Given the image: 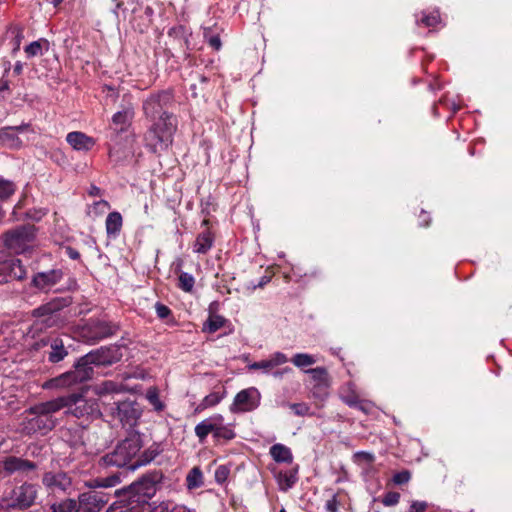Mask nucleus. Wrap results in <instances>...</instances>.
<instances>
[{
	"label": "nucleus",
	"instance_id": "680f3d73",
	"mask_svg": "<svg viewBox=\"0 0 512 512\" xmlns=\"http://www.w3.org/2000/svg\"><path fill=\"white\" fill-rule=\"evenodd\" d=\"M22 70H23V64L22 62L20 61H17L14 65V68H13V73L16 74V75H20L22 73Z\"/></svg>",
	"mask_w": 512,
	"mask_h": 512
},
{
	"label": "nucleus",
	"instance_id": "423d86ee",
	"mask_svg": "<svg viewBox=\"0 0 512 512\" xmlns=\"http://www.w3.org/2000/svg\"><path fill=\"white\" fill-rule=\"evenodd\" d=\"M122 352L119 346H102L92 350L81 357V366L93 368L92 366H110L122 359Z\"/></svg>",
	"mask_w": 512,
	"mask_h": 512
},
{
	"label": "nucleus",
	"instance_id": "9d476101",
	"mask_svg": "<svg viewBox=\"0 0 512 512\" xmlns=\"http://www.w3.org/2000/svg\"><path fill=\"white\" fill-rule=\"evenodd\" d=\"M93 373V368L81 366V358H79L77 362L74 364V370L61 374L60 376L52 379L51 382L55 387H70L72 385L82 383L91 379Z\"/></svg>",
	"mask_w": 512,
	"mask_h": 512
},
{
	"label": "nucleus",
	"instance_id": "58836bf2",
	"mask_svg": "<svg viewBox=\"0 0 512 512\" xmlns=\"http://www.w3.org/2000/svg\"><path fill=\"white\" fill-rule=\"evenodd\" d=\"M146 399L155 411L160 412L164 409V404L160 400L158 390L155 387H151L147 390Z\"/></svg>",
	"mask_w": 512,
	"mask_h": 512
},
{
	"label": "nucleus",
	"instance_id": "3c124183",
	"mask_svg": "<svg viewBox=\"0 0 512 512\" xmlns=\"http://www.w3.org/2000/svg\"><path fill=\"white\" fill-rule=\"evenodd\" d=\"M339 507V501L336 495H333L330 499H328L325 503V510L327 512H337Z\"/></svg>",
	"mask_w": 512,
	"mask_h": 512
},
{
	"label": "nucleus",
	"instance_id": "aec40b11",
	"mask_svg": "<svg viewBox=\"0 0 512 512\" xmlns=\"http://www.w3.org/2000/svg\"><path fill=\"white\" fill-rule=\"evenodd\" d=\"M67 143L76 151H89L95 145V140L80 131H73L66 136Z\"/></svg>",
	"mask_w": 512,
	"mask_h": 512
},
{
	"label": "nucleus",
	"instance_id": "4d7b16f0",
	"mask_svg": "<svg viewBox=\"0 0 512 512\" xmlns=\"http://www.w3.org/2000/svg\"><path fill=\"white\" fill-rule=\"evenodd\" d=\"M292 369L290 367H285L278 370H273L271 375L276 379H281L285 374L291 373Z\"/></svg>",
	"mask_w": 512,
	"mask_h": 512
},
{
	"label": "nucleus",
	"instance_id": "79ce46f5",
	"mask_svg": "<svg viewBox=\"0 0 512 512\" xmlns=\"http://www.w3.org/2000/svg\"><path fill=\"white\" fill-rule=\"evenodd\" d=\"M117 483H119V477L118 476H111V477H107V478L92 480L88 484V486L90 488H98V487H105L106 488V487H113Z\"/></svg>",
	"mask_w": 512,
	"mask_h": 512
},
{
	"label": "nucleus",
	"instance_id": "412c9836",
	"mask_svg": "<svg viewBox=\"0 0 512 512\" xmlns=\"http://www.w3.org/2000/svg\"><path fill=\"white\" fill-rule=\"evenodd\" d=\"M26 275V269L19 259H11L9 261H2V278L7 281V277L13 279H23Z\"/></svg>",
	"mask_w": 512,
	"mask_h": 512
},
{
	"label": "nucleus",
	"instance_id": "774afa93",
	"mask_svg": "<svg viewBox=\"0 0 512 512\" xmlns=\"http://www.w3.org/2000/svg\"><path fill=\"white\" fill-rule=\"evenodd\" d=\"M63 0H52V4L57 7Z\"/></svg>",
	"mask_w": 512,
	"mask_h": 512
},
{
	"label": "nucleus",
	"instance_id": "09e8293b",
	"mask_svg": "<svg viewBox=\"0 0 512 512\" xmlns=\"http://www.w3.org/2000/svg\"><path fill=\"white\" fill-rule=\"evenodd\" d=\"M15 192V185L2 179V200L10 197Z\"/></svg>",
	"mask_w": 512,
	"mask_h": 512
},
{
	"label": "nucleus",
	"instance_id": "a18cd8bd",
	"mask_svg": "<svg viewBox=\"0 0 512 512\" xmlns=\"http://www.w3.org/2000/svg\"><path fill=\"white\" fill-rule=\"evenodd\" d=\"M411 474L407 470L400 471L393 476V482L396 485L406 484L410 481Z\"/></svg>",
	"mask_w": 512,
	"mask_h": 512
},
{
	"label": "nucleus",
	"instance_id": "6ab92c4d",
	"mask_svg": "<svg viewBox=\"0 0 512 512\" xmlns=\"http://www.w3.org/2000/svg\"><path fill=\"white\" fill-rule=\"evenodd\" d=\"M68 304L69 301L65 298H54L53 300L35 308L32 311V315L35 318L42 319V322L47 323L49 319H46V317L60 311L64 307L68 306Z\"/></svg>",
	"mask_w": 512,
	"mask_h": 512
},
{
	"label": "nucleus",
	"instance_id": "4c0bfd02",
	"mask_svg": "<svg viewBox=\"0 0 512 512\" xmlns=\"http://www.w3.org/2000/svg\"><path fill=\"white\" fill-rule=\"evenodd\" d=\"M292 363L299 368L311 366L316 362L314 356L306 353H297L291 359Z\"/></svg>",
	"mask_w": 512,
	"mask_h": 512
},
{
	"label": "nucleus",
	"instance_id": "2f4dec72",
	"mask_svg": "<svg viewBox=\"0 0 512 512\" xmlns=\"http://www.w3.org/2000/svg\"><path fill=\"white\" fill-rule=\"evenodd\" d=\"M84 433L85 431L81 428H69L64 430L62 435L72 447L78 448L84 445Z\"/></svg>",
	"mask_w": 512,
	"mask_h": 512
},
{
	"label": "nucleus",
	"instance_id": "0eeeda50",
	"mask_svg": "<svg viewBox=\"0 0 512 512\" xmlns=\"http://www.w3.org/2000/svg\"><path fill=\"white\" fill-rule=\"evenodd\" d=\"M36 348H46L45 354L47 355L50 363L56 364L65 359L69 354L71 348V340L68 336L51 335L42 338L36 344Z\"/></svg>",
	"mask_w": 512,
	"mask_h": 512
},
{
	"label": "nucleus",
	"instance_id": "603ef678",
	"mask_svg": "<svg viewBox=\"0 0 512 512\" xmlns=\"http://www.w3.org/2000/svg\"><path fill=\"white\" fill-rule=\"evenodd\" d=\"M229 474V470L225 466H219L215 471V479L218 483H223Z\"/></svg>",
	"mask_w": 512,
	"mask_h": 512
},
{
	"label": "nucleus",
	"instance_id": "bb28decb",
	"mask_svg": "<svg viewBox=\"0 0 512 512\" xmlns=\"http://www.w3.org/2000/svg\"><path fill=\"white\" fill-rule=\"evenodd\" d=\"M227 395L226 389L222 387L206 395L199 403L197 410L202 411L218 405Z\"/></svg>",
	"mask_w": 512,
	"mask_h": 512
},
{
	"label": "nucleus",
	"instance_id": "c9c22d12",
	"mask_svg": "<svg viewBox=\"0 0 512 512\" xmlns=\"http://www.w3.org/2000/svg\"><path fill=\"white\" fill-rule=\"evenodd\" d=\"M225 318L220 315H210L203 324V331L207 333H214L222 328L225 324Z\"/></svg>",
	"mask_w": 512,
	"mask_h": 512
},
{
	"label": "nucleus",
	"instance_id": "ddd939ff",
	"mask_svg": "<svg viewBox=\"0 0 512 512\" xmlns=\"http://www.w3.org/2000/svg\"><path fill=\"white\" fill-rule=\"evenodd\" d=\"M37 496L35 485L24 483L19 487L12 489L10 494L9 506L27 508L31 506Z\"/></svg>",
	"mask_w": 512,
	"mask_h": 512
},
{
	"label": "nucleus",
	"instance_id": "7ed1b4c3",
	"mask_svg": "<svg viewBox=\"0 0 512 512\" xmlns=\"http://www.w3.org/2000/svg\"><path fill=\"white\" fill-rule=\"evenodd\" d=\"M142 447V436L138 432H132L119 442L111 452L103 455L98 464L103 468L127 467L131 470V464L134 463Z\"/></svg>",
	"mask_w": 512,
	"mask_h": 512
},
{
	"label": "nucleus",
	"instance_id": "c756f323",
	"mask_svg": "<svg viewBox=\"0 0 512 512\" xmlns=\"http://www.w3.org/2000/svg\"><path fill=\"white\" fill-rule=\"evenodd\" d=\"M122 216L119 212H111L107 215L105 225L109 236H117L122 228Z\"/></svg>",
	"mask_w": 512,
	"mask_h": 512
},
{
	"label": "nucleus",
	"instance_id": "cd10ccee",
	"mask_svg": "<svg viewBox=\"0 0 512 512\" xmlns=\"http://www.w3.org/2000/svg\"><path fill=\"white\" fill-rule=\"evenodd\" d=\"M307 373L311 374L313 379L317 381V385L314 387V389H319L321 392V399H324L327 397L328 393L326 391L327 385L324 383L325 376H326V369L323 367H316L312 368L306 371ZM313 395L316 396V391L313 390Z\"/></svg>",
	"mask_w": 512,
	"mask_h": 512
},
{
	"label": "nucleus",
	"instance_id": "72a5a7b5",
	"mask_svg": "<svg viewBox=\"0 0 512 512\" xmlns=\"http://www.w3.org/2000/svg\"><path fill=\"white\" fill-rule=\"evenodd\" d=\"M23 37V29L19 25H12L7 29L6 38L11 39L13 54L19 51Z\"/></svg>",
	"mask_w": 512,
	"mask_h": 512
},
{
	"label": "nucleus",
	"instance_id": "13d9d810",
	"mask_svg": "<svg viewBox=\"0 0 512 512\" xmlns=\"http://www.w3.org/2000/svg\"><path fill=\"white\" fill-rule=\"evenodd\" d=\"M342 400L349 406V407H353L355 408L356 405L358 404V399L355 395H351V396H344L342 397Z\"/></svg>",
	"mask_w": 512,
	"mask_h": 512
},
{
	"label": "nucleus",
	"instance_id": "7c9ffc66",
	"mask_svg": "<svg viewBox=\"0 0 512 512\" xmlns=\"http://www.w3.org/2000/svg\"><path fill=\"white\" fill-rule=\"evenodd\" d=\"M186 487L188 490H195L204 485V476L200 467H193L186 476Z\"/></svg>",
	"mask_w": 512,
	"mask_h": 512
},
{
	"label": "nucleus",
	"instance_id": "ea45409f",
	"mask_svg": "<svg viewBox=\"0 0 512 512\" xmlns=\"http://www.w3.org/2000/svg\"><path fill=\"white\" fill-rule=\"evenodd\" d=\"M195 284V279L192 274L181 272L179 275L178 287L184 292H191Z\"/></svg>",
	"mask_w": 512,
	"mask_h": 512
},
{
	"label": "nucleus",
	"instance_id": "4be33fe9",
	"mask_svg": "<svg viewBox=\"0 0 512 512\" xmlns=\"http://www.w3.org/2000/svg\"><path fill=\"white\" fill-rule=\"evenodd\" d=\"M125 388L122 383H118L112 380H105L101 383L95 384L92 387V391L96 394L100 399L124 392Z\"/></svg>",
	"mask_w": 512,
	"mask_h": 512
},
{
	"label": "nucleus",
	"instance_id": "1a4fd4ad",
	"mask_svg": "<svg viewBox=\"0 0 512 512\" xmlns=\"http://www.w3.org/2000/svg\"><path fill=\"white\" fill-rule=\"evenodd\" d=\"M261 401V394L255 387H249L239 391L230 405L232 413H245L251 412L259 407Z\"/></svg>",
	"mask_w": 512,
	"mask_h": 512
},
{
	"label": "nucleus",
	"instance_id": "338daca9",
	"mask_svg": "<svg viewBox=\"0 0 512 512\" xmlns=\"http://www.w3.org/2000/svg\"><path fill=\"white\" fill-rule=\"evenodd\" d=\"M1 89H2V93L4 91L8 90L9 89L8 83L7 82H2Z\"/></svg>",
	"mask_w": 512,
	"mask_h": 512
},
{
	"label": "nucleus",
	"instance_id": "5701e85b",
	"mask_svg": "<svg viewBox=\"0 0 512 512\" xmlns=\"http://www.w3.org/2000/svg\"><path fill=\"white\" fill-rule=\"evenodd\" d=\"M161 452L162 449L160 447V444L153 443L148 448H146L141 454L138 453L134 463L131 464V470L134 471L141 466H145L151 463Z\"/></svg>",
	"mask_w": 512,
	"mask_h": 512
},
{
	"label": "nucleus",
	"instance_id": "e433bc0d",
	"mask_svg": "<svg viewBox=\"0 0 512 512\" xmlns=\"http://www.w3.org/2000/svg\"><path fill=\"white\" fill-rule=\"evenodd\" d=\"M278 485L281 490L287 491L294 486L297 481V477L293 473L279 472L277 475Z\"/></svg>",
	"mask_w": 512,
	"mask_h": 512
},
{
	"label": "nucleus",
	"instance_id": "e2e57ef3",
	"mask_svg": "<svg viewBox=\"0 0 512 512\" xmlns=\"http://www.w3.org/2000/svg\"><path fill=\"white\" fill-rule=\"evenodd\" d=\"M270 281V278L267 276H264L261 278L259 283L255 286V288H262L264 285H266Z\"/></svg>",
	"mask_w": 512,
	"mask_h": 512
},
{
	"label": "nucleus",
	"instance_id": "39448f33",
	"mask_svg": "<svg viewBox=\"0 0 512 512\" xmlns=\"http://www.w3.org/2000/svg\"><path fill=\"white\" fill-rule=\"evenodd\" d=\"M62 402L61 410L66 409L65 414L76 418L96 419L101 416L99 404L95 399H87L82 394L72 393L56 398Z\"/></svg>",
	"mask_w": 512,
	"mask_h": 512
},
{
	"label": "nucleus",
	"instance_id": "a211bd4d",
	"mask_svg": "<svg viewBox=\"0 0 512 512\" xmlns=\"http://www.w3.org/2000/svg\"><path fill=\"white\" fill-rule=\"evenodd\" d=\"M221 421H224V417L217 413L199 422L194 428L199 442L203 443L209 434L214 435Z\"/></svg>",
	"mask_w": 512,
	"mask_h": 512
},
{
	"label": "nucleus",
	"instance_id": "b1692460",
	"mask_svg": "<svg viewBox=\"0 0 512 512\" xmlns=\"http://www.w3.org/2000/svg\"><path fill=\"white\" fill-rule=\"evenodd\" d=\"M27 127L26 125H21L2 129V146L19 148L22 145V141L19 139L17 133L27 129Z\"/></svg>",
	"mask_w": 512,
	"mask_h": 512
},
{
	"label": "nucleus",
	"instance_id": "8fccbe9b",
	"mask_svg": "<svg viewBox=\"0 0 512 512\" xmlns=\"http://www.w3.org/2000/svg\"><path fill=\"white\" fill-rule=\"evenodd\" d=\"M427 508L428 503L425 501H412L406 512H425Z\"/></svg>",
	"mask_w": 512,
	"mask_h": 512
},
{
	"label": "nucleus",
	"instance_id": "a19ab883",
	"mask_svg": "<svg viewBox=\"0 0 512 512\" xmlns=\"http://www.w3.org/2000/svg\"><path fill=\"white\" fill-rule=\"evenodd\" d=\"M417 24H423L425 27H434L438 23H440V16L438 11H433L429 14L423 13L422 18L419 20L416 19Z\"/></svg>",
	"mask_w": 512,
	"mask_h": 512
},
{
	"label": "nucleus",
	"instance_id": "f704fd0d",
	"mask_svg": "<svg viewBox=\"0 0 512 512\" xmlns=\"http://www.w3.org/2000/svg\"><path fill=\"white\" fill-rule=\"evenodd\" d=\"M214 439L230 441L236 437V433L234 431L232 424H226L224 421L220 422L218 425L216 432L213 435Z\"/></svg>",
	"mask_w": 512,
	"mask_h": 512
},
{
	"label": "nucleus",
	"instance_id": "37998d69",
	"mask_svg": "<svg viewBox=\"0 0 512 512\" xmlns=\"http://www.w3.org/2000/svg\"><path fill=\"white\" fill-rule=\"evenodd\" d=\"M76 508V501L73 499H65L60 503L51 506V512H72Z\"/></svg>",
	"mask_w": 512,
	"mask_h": 512
},
{
	"label": "nucleus",
	"instance_id": "20e7f679",
	"mask_svg": "<svg viewBox=\"0 0 512 512\" xmlns=\"http://www.w3.org/2000/svg\"><path fill=\"white\" fill-rule=\"evenodd\" d=\"M119 326L106 319L90 318L77 325L78 337L85 343L94 345L106 338L114 336Z\"/></svg>",
	"mask_w": 512,
	"mask_h": 512
},
{
	"label": "nucleus",
	"instance_id": "f257e3e1",
	"mask_svg": "<svg viewBox=\"0 0 512 512\" xmlns=\"http://www.w3.org/2000/svg\"><path fill=\"white\" fill-rule=\"evenodd\" d=\"M171 101V93L161 91L150 95L143 102V110L147 117L154 119L158 116L145 134V145L153 153L167 150L173 142L177 119L172 113L165 111Z\"/></svg>",
	"mask_w": 512,
	"mask_h": 512
},
{
	"label": "nucleus",
	"instance_id": "6e6552de",
	"mask_svg": "<svg viewBox=\"0 0 512 512\" xmlns=\"http://www.w3.org/2000/svg\"><path fill=\"white\" fill-rule=\"evenodd\" d=\"M36 236L34 225H22L5 234V245L14 253H22L28 249Z\"/></svg>",
	"mask_w": 512,
	"mask_h": 512
},
{
	"label": "nucleus",
	"instance_id": "69168bd1",
	"mask_svg": "<svg viewBox=\"0 0 512 512\" xmlns=\"http://www.w3.org/2000/svg\"><path fill=\"white\" fill-rule=\"evenodd\" d=\"M89 193H90V195H93V196L99 195L100 189L96 186H91Z\"/></svg>",
	"mask_w": 512,
	"mask_h": 512
},
{
	"label": "nucleus",
	"instance_id": "de8ad7c7",
	"mask_svg": "<svg viewBox=\"0 0 512 512\" xmlns=\"http://www.w3.org/2000/svg\"><path fill=\"white\" fill-rule=\"evenodd\" d=\"M155 311H156L158 318H160V319H165L171 315L170 308L160 302H157L155 304Z\"/></svg>",
	"mask_w": 512,
	"mask_h": 512
},
{
	"label": "nucleus",
	"instance_id": "f03ea898",
	"mask_svg": "<svg viewBox=\"0 0 512 512\" xmlns=\"http://www.w3.org/2000/svg\"><path fill=\"white\" fill-rule=\"evenodd\" d=\"M62 405L56 398L34 405L27 411L22 430L26 434H47L56 426L57 420L53 415L61 410Z\"/></svg>",
	"mask_w": 512,
	"mask_h": 512
},
{
	"label": "nucleus",
	"instance_id": "c03bdc74",
	"mask_svg": "<svg viewBox=\"0 0 512 512\" xmlns=\"http://www.w3.org/2000/svg\"><path fill=\"white\" fill-rule=\"evenodd\" d=\"M400 494L398 492H387L382 498V504L386 507L395 506L399 503Z\"/></svg>",
	"mask_w": 512,
	"mask_h": 512
},
{
	"label": "nucleus",
	"instance_id": "a878e982",
	"mask_svg": "<svg viewBox=\"0 0 512 512\" xmlns=\"http://www.w3.org/2000/svg\"><path fill=\"white\" fill-rule=\"evenodd\" d=\"M269 453L273 460L277 463L290 464L293 461L291 449L281 443L272 445L270 447Z\"/></svg>",
	"mask_w": 512,
	"mask_h": 512
},
{
	"label": "nucleus",
	"instance_id": "f3484780",
	"mask_svg": "<svg viewBox=\"0 0 512 512\" xmlns=\"http://www.w3.org/2000/svg\"><path fill=\"white\" fill-rule=\"evenodd\" d=\"M288 362V357L282 352H275L268 359L249 363L247 368L250 371L261 370L263 374L269 375L272 371Z\"/></svg>",
	"mask_w": 512,
	"mask_h": 512
},
{
	"label": "nucleus",
	"instance_id": "bf43d9fd",
	"mask_svg": "<svg viewBox=\"0 0 512 512\" xmlns=\"http://www.w3.org/2000/svg\"><path fill=\"white\" fill-rule=\"evenodd\" d=\"M66 254L72 260H77L80 258L79 252L72 247H66Z\"/></svg>",
	"mask_w": 512,
	"mask_h": 512
},
{
	"label": "nucleus",
	"instance_id": "6e6d98bb",
	"mask_svg": "<svg viewBox=\"0 0 512 512\" xmlns=\"http://www.w3.org/2000/svg\"><path fill=\"white\" fill-rule=\"evenodd\" d=\"M354 457L363 460L367 463H372L374 461V455L365 451H359L355 453Z\"/></svg>",
	"mask_w": 512,
	"mask_h": 512
},
{
	"label": "nucleus",
	"instance_id": "052dcab7",
	"mask_svg": "<svg viewBox=\"0 0 512 512\" xmlns=\"http://www.w3.org/2000/svg\"><path fill=\"white\" fill-rule=\"evenodd\" d=\"M419 218H420V224L423 226H427L430 222V217L425 211L421 212Z\"/></svg>",
	"mask_w": 512,
	"mask_h": 512
},
{
	"label": "nucleus",
	"instance_id": "9b49d317",
	"mask_svg": "<svg viewBox=\"0 0 512 512\" xmlns=\"http://www.w3.org/2000/svg\"><path fill=\"white\" fill-rule=\"evenodd\" d=\"M109 496L103 492L91 490L79 495L74 512H100L107 504Z\"/></svg>",
	"mask_w": 512,
	"mask_h": 512
},
{
	"label": "nucleus",
	"instance_id": "473e14b6",
	"mask_svg": "<svg viewBox=\"0 0 512 512\" xmlns=\"http://www.w3.org/2000/svg\"><path fill=\"white\" fill-rule=\"evenodd\" d=\"M133 114V109L131 107L124 108L113 115L112 122L115 126L119 127L121 131H123L132 120Z\"/></svg>",
	"mask_w": 512,
	"mask_h": 512
},
{
	"label": "nucleus",
	"instance_id": "dca6fc26",
	"mask_svg": "<svg viewBox=\"0 0 512 512\" xmlns=\"http://www.w3.org/2000/svg\"><path fill=\"white\" fill-rule=\"evenodd\" d=\"M2 467L9 474L18 473L28 475L29 472L36 470L37 465L32 461L20 457L8 456L2 460Z\"/></svg>",
	"mask_w": 512,
	"mask_h": 512
},
{
	"label": "nucleus",
	"instance_id": "864d4df0",
	"mask_svg": "<svg viewBox=\"0 0 512 512\" xmlns=\"http://www.w3.org/2000/svg\"><path fill=\"white\" fill-rule=\"evenodd\" d=\"M205 37L207 39V42L209 43V45L215 49V50H219L221 48V40L219 38L218 35H211V36H207L205 34Z\"/></svg>",
	"mask_w": 512,
	"mask_h": 512
},
{
	"label": "nucleus",
	"instance_id": "c85d7f7f",
	"mask_svg": "<svg viewBox=\"0 0 512 512\" xmlns=\"http://www.w3.org/2000/svg\"><path fill=\"white\" fill-rule=\"evenodd\" d=\"M49 50V41L45 38H40L31 42L24 48V52L28 58L42 56L44 52Z\"/></svg>",
	"mask_w": 512,
	"mask_h": 512
},
{
	"label": "nucleus",
	"instance_id": "f8f14e48",
	"mask_svg": "<svg viewBox=\"0 0 512 512\" xmlns=\"http://www.w3.org/2000/svg\"><path fill=\"white\" fill-rule=\"evenodd\" d=\"M113 408V415L123 425L133 426L141 415V410L138 404L134 401H121L115 404Z\"/></svg>",
	"mask_w": 512,
	"mask_h": 512
},
{
	"label": "nucleus",
	"instance_id": "5fc2aeb1",
	"mask_svg": "<svg viewBox=\"0 0 512 512\" xmlns=\"http://www.w3.org/2000/svg\"><path fill=\"white\" fill-rule=\"evenodd\" d=\"M357 409H359L360 411L368 414L371 412L372 408H373V405L371 402L369 401H365V400H359L358 401V404L356 405Z\"/></svg>",
	"mask_w": 512,
	"mask_h": 512
},
{
	"label": "nucleus",
	"instance_id": "4468645a",
	"mask_svg": "<svg viewBox=\"0 0 512 512\" xmlns=\"http://www.w3.org/2000/svg\"><path fill=\"white\" fill-rule=\"evenodd\" d=\"M42 483L49 492L56 493L67 491L72 485V480L65 472H46Z\"/></svg>",
	"mask_w": 512,
	"mask_h": 512
},
{
	"label": "nucleus",
	"instance_id": "0e129e2a",
	"mask_svg": "<svg viewBox=\"0 0 512 512\" xmlns=\"http://www.w3.org/2000/svg\"><path fill=\"white\" fill-rule=\"evenodd\" d=\"M173 512H195L194 510L192 509H189L185 506H181V507H177L173 510Z\"/></svg>",
	"mask_w": 512,
	"mask_h": 512
},
{
	"label": "nucleus",
	"instance_id": "49530a36",
	"mask_svg": "<svg viewBox=\"0 0 512 512\" xmlns=\"http://www.w3.org/2000/svg\"><path fill=\"white\" fill-rule=\"evenodd\" d=\"M290 408L297 416H306L309 414V406L305 403H293Z\"/></svg>",
	"mask_w": 512,
	"mask_h": 512
},
{
	"label": "nucleus",
	"instance_id": "393cba45",
	"mask_svg": "<svg viewBox=\"0 0 512 512\" xmlns=\"http://www.w3.org/2000/svg\"><path fill=\"white\" fill-rule=\"evenodd\" d=\"M214 244V236L209 230L201 232L193 245V251L198 254H206Z\"/></svg>",
	"mask_w": 512,
	"mask_h": 512
},
{
	"label": "nucleus",
	"instance_id": "2eb2a0df",
	"mask_svg": "<svg viewBox=\"0 0 512 512\" xmlns=\"http://www.w3.org/2000/svg\"><path fill=\"white\" fill-rule=\"evenodd\" d=\"M63 278L61 269L38 272L32 278V285L43 292L50 291Z\"/></svg>",
	"mask_w": 512,
	"mask_h": 512
}]
</instances>
